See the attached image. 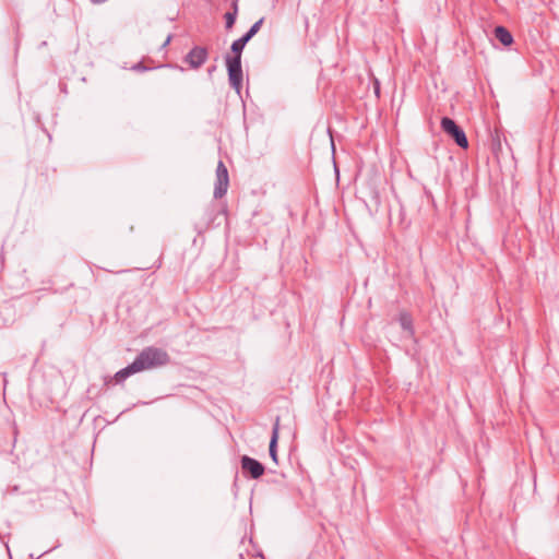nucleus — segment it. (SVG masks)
Segmentation results:
<instances>
[{"instance_id": "obj_11", "label": "nucleus", "mask_w": 559, "mask_h": 559, "mask_svg": "<svg viewBox=\"0 0 559 559\" xmlns=\"http://www.w3.org/2000/svg\"><path fill=\"white\" fill-rule=\"evenodd\" d=\"M245 47L246 45L239 38L234 40L230 47L231 52L234 53L233 57H239V60H241V52Z\"/></svg>"}, {"instance_id": "obj_1", "label": "nucleus", "mask_w": 559, "mask_h": 559, "mask_svg": "<svg viewBox=\"0 0 559 559\" xmlns=\"http://www.w3.org/2000/svg\"><path fill=\"white\" fill-rule=\"evenodd\" d=\"M133 362L138 365L139 371H143L167 365L169 356L164 349L150 346L144 348Z\"/></svg>"}, {"instance_id": "obj_6", "label": "nucleus", "mask_w": 559, "mask_h": 559, "mask_svg": "<svg viewBox=\"0 0 559 559\" xmlns=\"http://www.w3.org/2000/svg\"><path fill=\"white\" fill-rule=\"evenodd\" d=\"M207 59V50L204 47L192 48L185 58V61L193 69L200 68Z\"/></svg>"}, {"instance_id": "obj_9", "label": "nucleus", "mask_w": 559, "mask_h": 559, "mask_svg": "<svg viewBox=\"0 0 559 559\" xmlns=\"http://www.w3.org/2000/svg\"><path fill=\"white\" fill-rule=\"evenodd\" d=\"M138 365H135L134 362L130 364L129 366H127L126 368H122L121 370H119L116 374H115V379L117 382H122L124 381L128 377H130L131 374L133 373H136V372H140L139 369L136 368Z\"/></svg>"}, {"instance_id": "obj_17", "label": "nucleus", "mask_w": 559, "mask_h": 559, "mask_svg": "<svg viewBox=\"0 0 559 559\" xmlns=\"http://www.w3.org/2000/svg\"><path fill=\"white\" fill-rule=\"evenodd\" d=\"M237 2H238V1H237V0H235V1L233 2V5H231V7H233V11H231V12H236V14L238 13V3H237Z\"/></svg>"}, {"instance_id": "obj_18", "label": "nucleus", "mask_w": 559, "mask_h": 559, "mask_svg": "<svg viewBox=\"0 0 559 559\" xmlns=\"http://www.w3.org/2000/svg\"><path fill=\"white\" fill-rule=\"evenodd\" d=\"M170 40H171V36L168 35L165 43L163 44V47H166L170 43Z\"/></svg>"}, {"instance_id": "obj_12", "label": "nucleus", "mask_w": 559, "mask_h": 559, "mask_svg": "<svg viewBox=\"0 0 559 559\" xmlns=\"http://www.w3.org/2000/svg\"><path fill=\"white\" fill-rule=\"evenodd\" d=\"M236 17H237L236 12H227L225 14V21H226V28L227 29H230L234 26Z\"/></svg>"}, {"instance_id": "obj_13", "label": "nucleus", "mask_w": 559, "mask_h": 559, "mask_svg": "<svg viewBox=\"0 0 559 559\" xmlns=\"http://www.w3.org/2000/svg\"><path fill=\"white\" fill-rule=\"evenodd\" d=\"M262 23H263V19H260L259 21H257V22H255V23H254V24L249 28V31H248V32H250L251 34L255 35V34L259 32V29H260V27H261Z\"/></svg>"}, {"instance_id": "obj_8", "label": "nucleus", "mask_w": 559, "mask_h": 559, "mask_svg": "<svg viewBox=\"0 0 559 559\" xmlns=\"http://www.w3.org/2000/svg\"><path fill=\"white\" fill-rule=\"evenodd\" d=\"M495 36L503 46H510L513 41L512 34L503 26L495 28Z\"/></svg>"}, {"instance_id": "obj_3", "label": "nucleus", "mask_w": 559, "mask_h": 559, "mask_svg": "<svg viewBox=\"0 0 559 559\" xmlns=\"http://www.w3.org/2000/svg\"><path fill=\"white\" fill-rule=\"evenodd\" d=\"M441 128L447 134H449L454 140V142L460 147L466 148L468 146V141L464 130L461 127H459L453 119L449 117H443L441 119Z\"/></svg>"}, {"instance_id": "obj_16", "label": "nucleus", "mask_w": 559, "mask_h": 559, "mask_svg": "<svg viewBox=\"0 0 559 559\" xmlns=\"http://www.w3.org/2000/svg\"><path fill=\"white\" fill-rule=\"evenodd\" d=\"M132 69L135 70V71H147L148 70V68L143 66L141 62L134 64L132 67Z\"/></svg>"}, {"instance_id": "obj_5", "label": "nucleus", "mask_w": 559, "mask_h": 559, "mask_svg": "<svg viewBox=\"0 0 559 559\" xmlns=\"http://www.w3.org/2000/svg\"><path fill=\"white\" fill-rule=\"evenodd\" d=\"M241 468L245 473L249 474L251 478L258 479L264 474V466L258 460L243 455L241 457Z\"/></svg>"}, {"instance_id": "obj_10", "label": "nucleus", "mask_w": 559, "mask_h": 559, "mask_svg": "<svg viewBox=\"0 0 559 559\" xmlns=\"http://www.w3.org/2000/svg\"><path fill=\"white\" fill-rule=\"evenodd\" d=\"M399 321H400L402 329L409 336H412L414 331H413V320H412L411 316L408 313L403 312L400 314Z\"/></svg>"}, {"instance_id": "obj_2", "label": "nucleus", "mask_w": 559, "mask_h": 559, "mask_svg": "<svg viewBox=\"0 0 559 559\" xmlns=\"http://www.w3.org/2000/svg\"><path fill=\"white\" fill-rule=\"evenodd\" d=\"M226 67L230 86L239 94L242 86V68L239 57L226 56Z\"/></svg>"}, {"instance_id": "obj_14", "label": "nucleus", "mask_w": 559, "mask_h": 559, "mask_svg": "<svg viewBox=\"0 0 559 559\" xmlns=\"http://www.w3.org/2000/svg\"><path fill=\"white\" fill-rule=\"evenodd\" d=\"M254 35L251 34L250 32H247L246 34H243L239 39L241 41H243L245 45H247V43L253 37Z\"/></svg>"}, {"instance_id": "obj_15", "label": "nucleus", "mask_w": 559, "mask_h": 559, "mask_svg": "<svg viewBox=\"0 0 559 559\" xmlns=\"http://www.w3.org/2000/svg\"><path fill=\"white\" fill-rule=\"evenodd\" d=\"M254 35L251 34L250 32H247L246 34H243L239 39L241 41H243L245 45H247V43L253 37Z\"/></svg>"}, {"instance_id": "obj_7", "label": "nucleus", "mask_w": 559, "mask_h": 559, "mask_svg": "<svg viewBox=\"0 0 559 559\" xmlns=\"http://www.w3.org/2000/svg\"><path fill=\"white\" fill-rule=\"evenodd\" d=\"M278 430H280V418H276V421L272 429V437L269 444V453L273 462L277 463V441H278Z\"/></svg>"}, {"instance_id": "obj_4", "label": "nucleus", "mask_w": 559, "mask_h": 559, "mask_svg": "<svg viewBox=\"0 0 559 559\" xmlns=\"http://www.w3.org/2000/svg\"><path fill=\"white\" fill-rule=\"evenodd\" d=\"M229 186L228 170L225 164L219 160L216 167V181L214 187V198L221 199L227 193Z\"/></svg>"}]
</instances>
